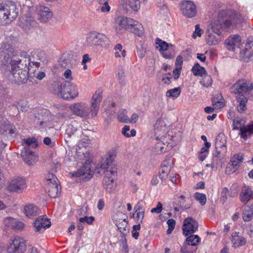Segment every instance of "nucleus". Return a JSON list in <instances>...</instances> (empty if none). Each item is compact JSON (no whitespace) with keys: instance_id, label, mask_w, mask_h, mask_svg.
<instances>
[{"instance_id":"72a5a7b5","label":"nucleus","mask_w":253,"mask_h":253,"mask_svg":"<svg viewBox=\"0 0 253 253\" xmlns=\"http://www.w3.org/2000/svg\"><path fill=\"white\" fill-rule=\"evenodd\" d=\"M169 150L168 144L162 141L158 142L154 146L153 152L156 154H161Z\"/></svg>"},{"instance_id":"c85d7f7f","label":"nucleus","mask_w":253,"mask_h":253,"mask_svg":"<svg viewBox=\"0 0 253 253\" xmlns=\"http://www.w3.org/2000/svg\"><path fill=\"white\" fill-rule=\"evenodd\" d=\"M253 133V123L248 125L246 126L241 127L240 134L244 140H246L248 137Z\"/></svg>"},{"instance_id":"4d7b16f0","label":"nucleus","mask_w":253,"mask_h":253,"mask_svg":"<svg viewBox=\"0 0 253 253\" xmlns=\"http://www.w3.org/2000/svg\"><path fill=\"white\" fill-rule=\"evenodd\" d=\"M242 123L241 120L239 118H236L233 120V129H239L241 127Z\"/></svg>"},{"instance_id":"4c0bfd02","label":"nucleus","mask_w":253,"mask_h":253,"mask_svg":"<svg viewBox=\"0 0 253 253\" xmlns=\"http://www.w3.org/2000/svg\"><path fill=\"white\" fill-rule=\"evenodd\" d=\"M191 71L195 76L203 77L204 75L207 74L205 68L201 66L198 63L194 64Z\"/></svg>"},{"instance_id":"f257e3e1","label":"nucleus","mask_w":253,"mask_h":253,"mask_svg":"<svg viewBox=\"0 0 253 253\" xmlns=\"http://www.w3.org/2000/svg\"><path fill=\"white\" fill-rule=\"evenodd\" d=\"M113 162L110 158H107L100 164V168L96 167L93 169L94 165L85 163L82 168L72 174L73 177H80L84 175V178L88 180L94 173H100V170H103L105 173L103 180L104 188L108 192H112L115 189L114 180L117 177V170L115 167H113Z\"/></svg>"},{"instance_id":"a19ab883","label":"nucleus","mask_w":253,"mask_h":253,"mask_svg":"<svg viewBox=\"0 0 253 253\" xmlns=\"http://www.w3.org/2000/svg\"><path fill=\"white\" fill-rule=\"evenodd\" d=\"M200 241V238L197 235H192L188 237L186 240L187 244L191 246H196Z\"/></svg>"},{"instance_id":"0e129e2a","label":"nucleus","mask_w":253,"mask_h":253,"mask_svg":"<svg viewBox=\"0 0 253 253\" xmlns=\"http://www.w3.org/2000/svg\"><path fill=\"white\" fill-rule=\"evenodd\" d=\"M137 215V221L138 223H142L143 221V219L144 218V211H138L136 212Z\"/></svg>"},{"instance_id":"393cba45","label":"nucleus","mask_w":253,"mask_h":253,"mask_svg":"<svg viewBox=\"0 0 253 253\" xmlns=\"http://www.w3.org/2000/svg\"><path fill=\"white\" fill-rule=\"evenodd\" d=\"M120 2L126 11L128 10V6L134 11H137L140 7L139 0H120Z\"/></svg>"},{"instance_id":"5fc2aeb1","label":"nucleus","mask_w":253,"mask_h":253,"mask_svg":"<svg viewBox=\"0 0 253 253\" xmlns=\"http://www.w3.org/2000/svg\"><path fill=\"white\" fill-rule=\"evenodd\" d=\"M211 101L212 105L215 106L216 108H222L224 105L223 102L219 100H218L216 98H215V97H213L211 98Z\"/></svg>"},{"instance_id":"4be33fe9","label":"nucleus","mask_w":253,"mask_h":253,"mask_svg":"<svg viewBox=\"0 0 253 253\" xmlns=\"http://www.w3.org/2000/svg\"><path fill=\"white\" fill-rule=\"evenodd\" d=\"M241 39L238 35L229 37L225 41L227 48L233 51H235L240 47Z\"/></svg>"},{"instance_id":"603ef678","label":"nucleus","mask_w":253,"mask_h":253,"mask_svg":"<svg viewBox=\"0 0 253 253\" xmlns=\"http://www.w3.org/2000/svg\"><path fill=\"white\" fill-rule=\"evenodd\" d=\"M13 225V227H12V229L15 230H21L24 226V224L23 222L16 220L15 219H14Z\"/></svg>"},{"instance_id":"f704fd0d","label":"nucleus","mask_w":253,"mask_h":253,"mask_svg":"<svg viewBox=\"0 0 253 253\" xmlns=\"http://www.w3.org/2000/svg\"><path fill=\"white\" fill-rule=\"evenodd\" d=\"M238 105L237 107L238 111L240 113H243L247 110V103L248 102V99L246 96H241L237 99Z\"/></svg>"},{"instance_id":"a211bd4d","label":"nucleus","mask_w":253,"mask_h":253,"mask_svg":"<svg viewBox=\"0 0 253 253\" xmlns=\"http://www.w3.org/2000/svg\"><path fill=\"white\" fill-rule=\"evenodd\" d=\"M21 155L24 162L28 165H34L38 160L35 153L26 147L22 151Z\"/></svg>"},{"instance_id":"9d476101","label":"nucleus","mask_w":253,"mask_h":253,"mask_svg":"<svg viewBox=\"0 0 253 253\" xmlns=\"http://www.w3.org/2000/svg\"><path fill=\"white\" fill-rule=\"evenodd\" d=\"M70 108L74 114L85 119L88 118L91 113V107L82 102L74 103L71 105Z\"/></svg>"},{"instance_id":"a18cd8bd","label":"nucleus","mask_w":253,"mask_h":253,"mask_svg":"<svg viewBox=\"0 0 253 253\" xmlns=\"http://www.w3.org/2000/svg\"><path fill=\"white\" fill-rule=\"evenodd\" d=\"M126 29H131L133 27L137 26L138 25V22L137 21L134 20L130 18L126 17Z\"/></svg>"},{"instance_id":"338daca9","label":"nucleus","mask_w":253,"mask_h":253,"mask_svg":"<svg viewBox=\"0 0 253 253\" xmlns=\"http://www.w3.org/2000/svg\"><path fill=\"white\" fill-rule=\"evenodd\" d=\"M130 31L140 37L143 35V31L141 29H139L138 28L135 27L130 30Z\"/></svg>"},{"instance_id":"bb28decb","label":"nucleus","mask_w":253,"mask_h":253,"mask_svg":"<svg viewBox=\"0 0 253 253\" xmlns=\"http://www.w3.org/2000/svg\"><path fill=\"white\" fill-rule=\"evenodd\" d=\"M172 164L173 162L170 158L166 160L164 162L162 168L159 172V176L162 180L165 179L167 177L168 174L170 172Z\"/></svg>"},{"instance_id":"bf43d9fd","label":"nucleus","mask_w":253,"mask_h":253,"mask_svg":"<svg viewBox=\"0 0 253 253\" xmlns=\"http://www.w3.org/2000/svg\"><path fill=\"white\" fill-rule=\"evenodd\" d=\"M203 33V31L200 28L199 25L197 24L195 26V31L193 34V37L194 38L196 37L197 36L201 37Z\"/></svg>"},{"instance_id":"6e6552de","label":"nucleus","mask_w":253,"mask_h":253,"mask_svg":"<svg viewBox=\"0 0 253 253\" xmlns=\"http://www.w3.org/2000/svg\"><path fill=\"white\" fill-rule=\"evenodd\" d=\"M27 246L25 240L19 237L9 240L6 248L7 253H24Z\"/></svg>"},{"instance_id":"aec40b11","label":"nucleus","mask_w":253,"mask_h":253,"mask_svg":"<svg viewBox=\"0 0 253 253\" xmlns=\"http://www.w3.org/2000/svg\"><path fill=\"white\" fill-rule=\"evenodd\" d=\"M38 19L42 22H46L52 17V13L47 7L40 5L38 8Z\"/></svg>"},{"instance_id":"e2e57ef3","label":"nucleus","mask_w":253,"mask_h":253,"mask_svg":"<svg viewBox=\"0 0 253 253\" xmlns=\"http://www.w3.org/2000/svg\"><path fill=\"white\" fill-rule=\"evenodd\" d=\"M182 63L183 60L182 56H181L180 55L178 56L175 61L176 67H177L178 68H179V69H181Z\"/></svg>"},{"instance_id":"09e8293b","label":"nucleus","mask_w":253,"mask_h":253,"mask_svg":"<svg viewBox=\"0 0 253 253\" xmlns=\"http://www.w3.org/2000/svg\"><path fill=\"white\" fill-rule=\"evenodd\" d=\"M229 193L228 189L227 187H224L222 189L221 193L220 201L222 204H224L227 200V194Z\"/></svg>"},{"instance_id":"69168bd1","label":"nucleus","mask_w":253,"mask_h":253,"mask_svg":"<svg viewBox=\"0 0 253 253\" xmlns=\"http://www.w3.org/2000/svg\"><path fill=\"white\" fill-rule=\"evenodd\" d=\"M166 76L164 77L162 79V81L165 84H169L170 82V80L172 79V77L170 74H168L165 75Z\"/></svg>"},{"instance_id":"8fccbe9b","label":"nucleus","mask_w":253,"mask_h":253,"mask_svg":"<svg viewBox=\"0 0 253 253\" xmlns=\"http://www.w3.org/2000/svg\"><path fill=\"white\" fill-rule=\"evenodd\" d=\"M94 219V217L92 216H90L89 217L85 216L83 217H80L79 219V221L80 222H86L88 224H92Z\"/></svg>"},{"instance_id":"0eeeda50","label":"nucleus","mask_w":253,"mask_h":253,"mask_svg":"<svg viewBox=\"0 0 253 253\" xmlns=\"http://www.w3.org/2000/svg\"><path fill=\"white\" fill-rule=\"evenodd\" d=\"M233 92L235 94H241L247 96L251 95L253 98V82L250 83L245 79L238 81L232 87Z\"/></svg>"},{"instance_id":"dca6fc26","label":"nucleus","mask_w":253,"mask_h":253,"mask_svg":"<svg viewBox=\"0 0 253 253\" xmlns=\"http://www.w3.org/2000/svg\"><path fill=\"white\" fill-rule=\"evenodd\" d=\"M240 57L246 62L253 58V40L249 41L244 48L240 50Z\"/></svg>"},{"instance_id":"58836bf2","label":"nucleus","mask_w":253,"mask_h":253,"mask_svg":"<svg viewBox=\"0 0 253 253\" xmlns=\"http://www.w3.org/2000/svg\"><path fill=\"white\" fill-rule=\"evenodd\" d=\"M156 43L160 47L159 50L160 51H169V47L172 48L173 45L172 44L169 45L168 43L165 41H162L161 39H157Z\"/></svg>"},{"instance_id":"ddd939ff","label":"nucleus","mask_w":253,"mask_h":253,"mask_svg":"<svg viewBox=\"0 0 253 253\" xmlns=\"http://www.w3.org/2000/svg\"><path fill=\"white\" fill-rule=\"evenodd\" d=\"M199 224L198 222L191 217H188L184 221L183 225V233L185 236L195 233L198 229Z\"/></svg>"},{"instance_id":"6e6d98bb","label":"nucleus","mask_w":253,"mask_h":253,"mask_svg":"<svg viewBox=\"0 0 253 253\" xmlns=\"http://www.w3.org/2000/svg\"><path fill=\"white\" fill-rule=\"evenodd\" d=\"M180 198L182 200L179 202V207L182 209H188L191 207V203H189L187 205H185V196L181 195L180 196Z\"/></svg>"},{"instance_id":"c756f323","label":"nucleus","mask_w":253,"mask_h":253,"mask_svg":"<svg viewBox=\"0 0 253 253\" xmlns=\"http://www.w3.org/2000/svg\"><path fill=\"white\" fill-rule=\"evenodd\" d=\"M226 139L223 133L219 134L216 138L215 141V149L216 150H219L221 149L222 151L226 150Z\"/></svg>"},{"instance_id":"cd10ccee","label":"nucleus","mask_w":253,"mask_h":253,"mask_svg":"<svg viewBox=\"0 0 253 253\" xmlns=\"http://www.w3.org/2000/svg\"><path fill=\"white\" fill-rule=\"evenodd\" d=\"M240 200L245 204L247 203L253 198V192L249 187H243L240 195Z\"/></svg>"},{"instance_id":"37998d69","label":"nucleus","mask_w":253,"mask_h":253,"mask_svg":"<svg viewBox=\"0 0 253 253\" xmlns=\"http://www.w3.org/2000/svg\"><path fill=\"white\" fill-rule=\"evenodd\" d=\"M200 83L204 87H208L210 86L212 83L211 77L207 74L202 77Z\"/></svg>"},{"instance_id":"7ed1b4c3","label":"nucleus","mask_w":253,"mask_h":253,"mask_svg":"<svg viewBox=\"0 0 253 253\" xmlns=\"http://www.w3.org/2000/svg\"><path fill=\"white\" fill-rule=\"evenodd\" d=\"M52 89L54 94L64 99H73L78 95L77 87L69 81L53 82L51 85Z\"/></svg>"},{"instance_id":"c03bdc74","label":"nucleus","mask_w":253,"mask_h":253,"mask_svg":"<svg viewBox=\"0 0 253 253\" xmlns=\"http://www.w3.org/2000/svg\"><path fill=\"white\" fill-rule=\"evenodd\" d=\"M194 197L197 201L200 202L201 205H205L207 201L205 194L197 192L194 194Z\"/></svg>"},{"instance_id":"a878e982","label":"nucleus","mask_w":253,"mask_h":253,"mask_svg":"<svg viewBox=\"0 0 253 253\" xmlns=\"http://www.w3.org/2000/svg\"><path fill=\"white\" fill-rule=\"evenodd\" d=\"M34 224L35 231L38 232L40 231L42 228L45 229L49 228L51 226V222L48 219L40 216L36 219Z\"/></svg>"},{"instance_id":"4468645a","label":"nucleus","mask_w":253,"mask_h":253,"mask_svg":"<svg viewBox=\"0 0 253 253\" xmlns=\"http://www.w3.org/2000/svg\"><path fill=\"white\" fill-rule=\"evenodd\" d=\"M243 157L241 154H236L231 159L225 169V172L228 174L234 173L240 167L243 162Z\"/></svg>"},{"instance_id":"052dcab7","label":"nucleus","mask_w":253,"mask_h":253,"mask_svg":"<svg viewBox=\"0 0 253 253\" xmlns=\"http://www.w3.org/2000/svg\"><path fill=\"white\" fill-rule=\"evenodd\" d=\"M118 120L119 121L125 123H129V119L127 116L124 114L120 113L118 116Z\"/></svg>"},{"instance_id":"680f3d73","label":"nucleus","mask_w":253,"mask_h":253,"mask_svg":"<svg viewBox=\"0 0 253 253\" xmlns=\"http://www.w3.org/2000/svg\"><path fill=\"white\" fill-rule=\"evenodd\" d=\"M145 53L146 50L142 46H141L140 48H137V54L139 58H143L145 56Z\"/></svg>"},{"instance_id":"5701e85b","label":"nucleus","mask_w":253,"mask_h":253,"mask_svg":"<svg viewBox=\"0 0 253 253\" xmlns=\"http://www.w3.org/2000/svg\"><path fill=\"white\" fill-rule=\"evenodd\" d=\"M46 191L48 196L51 198H57L61 191V186L58 184V182L46 184Z\"/></svg>"},{"instance_id":"c9c22d12","label":"nucleus","mask_w":253,"mask_h":253,"mask_svg":"<svg viewBox=\"0 0 253 253\" xmlns=\"http://www.w3.org/2000/svg\"><path fill=\"white\" fill-rule=\"evenodd\" d=\"M78 126V123L75 121H72L68 125L65 132V136H67V138L71 137L77 131Z\"/></svg>"},{"instance_id":"774afa93","label":"nucleus","mask_w":253,"mask_h":253,"mask_svg":"<svg viewBox=\"0 0 253 253\" xmlns=\"http://www.w3.org/2000/svg\"><path fill=\"white\" fill-rule=\"evenodd\" d=\"M102 6L100 7V10L102 12H108L110 9V7L108 2L102 4Z\"/></svg>"},{"instance_id":"de8ad7c7","label":"nucleus","mask_w":253,"mask_h":253,"mask_svg":"<svg viewBox=\"0 0 253 253\" xmlns=\"http://www.w3.org/2000/svg\"><path fill=\"white\" fill-rule=\"evenodd\" d=\"M222 150H216V154L212 158V162L211 164L212 168L215 167L218 164V161L220 159L221 156Z\"/></svg>"},{"instance_id":"6ab92c4d","label":"nucleus","mask_w":253,"mask_h":253,"mask_svg":"<svg viewBox=\"0 0 253 253\" xmlns=\"http://www.w3.org/2000/svg\"><path fill=\"white\" fill-rule=\"evenodd\" d=\"M101 94V91L97 90L92 96L91 104V116L92 117H95L98 113L100 103L102 100Z\"/></svg>"},{"instance_id":"9b49d317","label":"nucleus","mask_w":253,"mask_h":253,"mask_svg":"<svg viewBox=\"0 0 253 253\" xmlns=\"http://www.w3.org/2000/svg\"><path fill=\"white\" fill-rule=\"evenodd\" d=\"M26 187L25 179L22 177L18 176L11 180L8 183L7 189L12 192L22 193Z\"/></svg>"},{"instance_id":"864d4df0","label":"nucleus","mask_w":253,"mask_h":253,"mask_svg":"<svg viewBox=\"0 0 253 253\" xmlns=\"http://www.w3.org/2000/svg\"><path fill=\"white\" fill-rule=\"evenodd\" d=\"M46 184H49L50 182L51 183H56L58 180L55 175L53 173H49L46 177Z\"/></svg>"},{"instance_id":"13d9d810","label":"nucleus","mask_w":253,"mask_h":253,"mask_svg":"<svg viewBox=\"0 0 253 253\" xmlns=\"http://www.w3.org/2000/svg\"><path fill=\"white\" fill-rule=\"evenodd\" d=\"M163 210V205L162 203L159 202L156 208H153L151 210L152 213H160Z\"/></svg>"},{"instance_id":"f03ea898","label":"nucleus","mask_w":253,"mask_h":253,"mask_svg":"<svg viewBox=\"0 0 253 253\" xmlns=\"http://www.w3.org/2000/svg\"><path fill=\"white\" fill-rule=\"evenodd\" d=\"M16 54L10 60L11 70L8 78L16 84H25L28 79V72L24 69L30 64L29 57L27 53Z\"/></svg>"},{"instance_id":"e433bc0d","label":"nucleus","mask_w":253,"mask_h":253,"mask_svg":"<svg viewBox=\"0 0 253 253\" xmlns=\"http://www.w3.org/2000/svg\"><path fill=\"white\" fill-rule=\"evenodd\" d=\"M2 50L3 51L5 52L11 58V60L13 58V57L16 54V53H18L20 54H21V53H26L25 52L21 51H14L11 46L7 43H4L2 46Z\"/></svg>"},{"instance_id":"3c124183","label":"nucleus","mask_w":253,"mask_h":253,"mask_svg":"<svg viewBox=\"0 0 253 253\" xmlns=\"http://www.w3.org/2000/svg\"><path fill=\"white\" fill-rule=\"evenodd\" d=\"M14 218L11 217H7L3 219V223L5 226L12 229L13 227Z\"/></svg>"},{"instance_id":"7c9ffc66","label":"nucleus","mask_w":253,"mask_h":253,"mask_svg":"<svg viewBox=\"0 0 253 253\" xmlns=\"http://www.w3.org/2000/svg\"><path fill=\"white\" fill-rule=\"evenodd\" d=\"M126 17L118 16L115 19V29L117 32H120L122 30L126 29Z\"/></svg>"},{"instance_id":"423d86ee","label":"nucleus","mask_w":253,"mask_h":253,"mask_svg":"<svg viewBox=\"0 0 253 253\" xmlns=\"http://www.w3.org/2000/svg\"><path fill=\"white\" fill-rule=\"evenodd\" d=\"M221 25L216 20L209 26L206 31L207 43L211 45L217 44L220 40Z\"/></svg>"},{"instance_id":"20e7f679","label":"nucleus","mask_w":253,"mask_h":253,"mask_svg":"<svg viewBox=\"0 0 253 253\" xmlns=\"http://www.w3.org/2000/svg\"><path fill=\"white\" fill-rule=\"evenodd\" d=\"M245 20V16L237 11L230 10L226 12L221 10L218 13L217 21L221 25L223 29L225 30L229 27H234L237 24L241 23Z\"/></svg>"},{"instance_id":"f3484780","label":"nucleus","mask_w":253,"mask_h":253,"mask_svg":"<svg viewBox=\"0 0 253 253\" xmlns=\"http://www.w3.org/2000/svg\"><path fill=\"white\" fill-rule=\"evenodd\" d=\"M154 127V132L157 140L162 139L167 132V125L165 121L162 119H158Z\"/></svg>"},{"instance_id":"39448f33","label":"nucleus","mask_w":253,"mask_h":253,"mask_svg":"<svg viewBox=\"0 0 253 253\" xmlns=\"http://www.w3.org/2000/svg\"><path fill=\"white\" fill-rule=\"evenodd\" d=\"M18 15L16 4L12 1H7L0 4V23L2 25L11 23Z\"/></svg>"},{"instance_id":"79ce46f5","label":"nucleus","mask_w":253,"mask_h":253,"mask_svg":"<svg viewBox=\"0 0 253 253\" xmlns=\"http://www.w3.org/2000/svg\"><path fill=\"white\" fill-rule=\"evenodd\" d=\"M181 88L179 87L169 89L166 92V95L168 97L177 98L180 95Z\"/></svg>"},{"instance_id":"49530a36","label":"nucleus","mask_w":253,"mask_h":253,"mask_svg":"<svg viewBox=\"0 0 253 253\" xmlns=\"http://www.w3.org/2000/svg\"><path fill=\"white\" fill-rule=\"evenodd\" d=\"M232 242L235 247H239L245 245L246 241L244 237L238 236L237 238H234Z\"/></svg>"},{"instance_id":"ea45409f","label":"nucleus","mask_w":253,"mask_h":253,"mask_svg":"<svg viewBox=\"0 0 253 253\" xmlns=\"http://www.w3.org/2000/svg\"><path fill=\"white\" fill-rule=\"evenodd\" d=\"M23 142L25 144L24 148L26 147L28 149H29V147L36 148L38 146V142L34 137L24 139Z\"/></svg>"},{"instance_id":"473e14b6","label":"nucleus","mask_w":253,"mask_h":253,"mask_svg":"<svg viewBox=\"0 0 253 253\" xmlns=\"http://www.w3.org/2000/svg\"><path fill=\"white\" fill-rule=\"evenodd\" d=\"M24 212L27 216L30 217L38 214L39 210L37 207L33 204H29L25 205Z\"/></svg>"},{"instance_id":"1a4fd4ad","label":"nucleus","mask_w":253,"mask_h":253,"mask_svg":"<svg viewBox=\"0 0 253 253\" xmlns=\"http://www.w3.org/2000/svg\"><path fill=\"white\" fill-rule=\"evenodd\" d=\"M86 42L87 45L93 47L97 45L103 46L104 45L107 44L109 40L105 35L95 32H92L87 34Z\"/></svg>"},{"instance_id":"b1692460","label":"nucleus","mask_w":253,"mask_h":253,"mask_svg":"<svg viewBox=\"0 0 253 253\" xmlns=\"http://www.w3.org/2000/svg\"><path fill=\"white\" fill-rule=\"evenodd\" d=\"M115 224L118 228V230L125 235L129 231V227L128 226V221H127V217L125 216L122 218H118L115 220Z\"/></svg>"},{"instance_id":"2f4dec72","label":"nucleus","mask_w":253,"mask_h":253,"mask_svg":"<svg viewBox=\"0 0 253 253\" xmlns=\"http://www.w3.org/2000/svg\"><path fill=\"white\" fill-rule=\"evenodd\" d=\"M243 219L244 221H249L253 217V204L247 206L242 213Z\"/></svg>"},{"instance_id":"2eb2a0df","label":"nucleus","mask_w":253,"mask_h":253,"mask_svg":"<svg viewBox=\"0 0 253 253\" xmlns=\"http://www.w3.org/2000/svg\"><path fill=\"white\" fill-rule=\"evenodd\" d=\"M37 24L34 18L29 14L22 15L19 22V26L26 31L37 27Z\"/></svg>"},{"instance_id":"f8f14e48","label":"nucleus","mask_w":253,"mask_h":253,"mask_svg":"<svg viewBox=\"0 0 253 253\" xmlns=\"http://www.w3.org/2000/svg\"><path fill=\"white\" fill-rule=\"evenodd\" d=\"M180 10L182 14L188 18L194 17L197 12L195 4L190 0L183 1L180 5Z\"/></svg>"},{"instance_id":"412c9836","label":"nucleus","mask_w":253,"mask_h":253,"mask_svg":"<svg viewBox=\"0 0 253 253\" xmlns=\"http://www.w3.org/2000/svg\"><path fill=\"white\" fill-rule=\"evenodd\" d=\"M0 131L4 138L8 139L13 138L15 136L16 129L13 126L7 124L1 126Z\"/></svg>"}]
</instances>
